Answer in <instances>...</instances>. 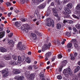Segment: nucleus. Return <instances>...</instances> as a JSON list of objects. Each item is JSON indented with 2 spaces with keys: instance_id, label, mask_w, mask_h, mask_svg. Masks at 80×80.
I'll use <instances>...</instances> for the list:
<instances>
[{
  "instance_id": "nucleus-22",
  "label": "nucleus",
  "mask_w": 80,
  "mask_h": 80,
  "mask_svg": "<svg viewBox=\"0 0 80 80\" xmlns=\"http://www.w3.org/2000/svg\"><path fill=\"white\" fill-rule=\"evenodd\" d=\"M72 43L73 42H72V41H71V42H69L67 44V48H70L72 47Z\"/></svg>"
},
{
  "instance_id": "nucleus-36",
  "label": "nucleus",
  "mask_w": 80,
  "mask_h": 80,
  "mask_svg": "<svg viewBox=\"0 0 80 80\" xmlns=\"http://www.w3.org/2000/svg\"><path fill=\"white\" fill-rule=\"evenodd\" d=\"M28 70H32L33 69V68L32 66H29L28 68Z\"/></svg>"
},
{
  "instance_id": "nucleus-10",
  "label": "nucleus",
  "mask_w": 80,
  "mask_h": 80,
  "mask_svg": "<svg viewBox=\"0 0 80 80\" xmlns=\"http://www.w3.org/2000/svg\"><path fill=\"white\" fill-rule=\"evenodd\" d=\"M28 26L27 24L23 25L21 27L22 30H23L24 32H28Z\"/></svg>"
},
{
  "instance_id": "nucleus-16",
  "label": "nucleus",
  "mask_w": 80,
  "mask_h": 80,
  "mask_svg": "<svg viewBox=\"0 0 80 80\" xmlns=\"http://www.w3.org/2000/svg\"><path fill=\"white\" fill-rule=\"evenodd\" d=\"M67 63V60H64L61 63L62 65V67H65L66 65V64Z\"/></svg>"
},
{
  "instance_id": "nucleus-2",
  "label": "nucleus",
  "mask_w": 80,
  "mask_h": 80,
  "mask_svg": "<svg viewBox=\"0 0 80 80\" xmlns=\"http://www.w3.org/2000/svg\"><path fill=\"white\" fill-rule=\"evenodd\" d=\"M26 61L28 63H30L31 62V61H30V58L28 57L25 58V56H24L22 57H18V63H21L22 62H25Z\"/></svg>"
},
{
  "instance_id": "nucleus-64",
  "label": "nucleus",
  "mask_w": 80,
  "mask_h": 80,
  "mask_svg": "<svg viewBox=\"0 0 80 80\" xmlns=\"http://www.w3.org/2000/svg\"><path fill=\"white\" fill-rule=\"evenodd\" d=\"M78 77L80 78V72L78 75Z\"/></svg>"
},
{
  "instance_id": "nucleus-52",
  "label": "nucleus",
  "mask_w": 80,
  "mask_h": 80,
  "mask_svg": "<svg viewBox=\"0 0 80 80\" xmlns=\"http://www.w3.org/2000/svg\"><path fill=\"white\" fill-rule=\"evenodd\" d=\"M12 12L9 13L8 15V17H10V16L11 15H12Z\"/></svg>"
},
{
  "instance_id": "nucleus-48",
  "label": "nucleus",
  "mask_w": 80,
  "mask_h": 80,
  "mask_svg": "<svg viewBox=\"0 0 80 80\" xmlns=\"http://www.w3.org/2000/svg\"><path fill=\"white\" fill-rule=\"evenodd\" d=\"M4 28L3 27L0 26V31H3Z\"/></svg>"
},
{
  "instance_id": "nucleus-51",
  "label": "nucleus",
  "mask_w": 80,
  "mask_h": 80,
  "mask_svg": "<svg viewBox=\"0 0 80 80\" xmlns=\"http://www.w3.org/2000/svg\"><path fill=\"white\" fill-rule=\"evenodd\" d=\"M33 67L35 69H37V68H38V67L36 65H34Z\"/></svg>"
},
{
  "instance_id": "nucleus-5",
  "label": "nucleus",
  "mask_w": 80,
  "mask_h": 80,
  "mask_svg": "<svg viewBox=\"0 0 80 80\" xmlns=\"http://www.w3.org/2000/svg\"><path fill=\"white\" fill-rule=\"evenodd\" d=\"M64 10L66 12H63V13L65 15V17L66 18H70V16L69 14L71 13V11L70 10V9H68L67 8H65Z\"/></svg>"
},
{
  "instance_id": "nucleus-46",
  "label": "nucleus",
  "mask_w": 80,
  "mask_h": 80,
  "mask_svg": "<svg viewBox=\"0 0 80 80\" xmlns=\"http://www.w3.org/2000/svg\"><path fill=\"white\" fill-rule=\"evenodd\" d=\"M27 20V19L26 18H22V21L23 22H26Z\"/></svg>"
},
{
  "instance_id": "nucleus-38",
  "label": "nucleus",
  "mask_w": 80,
  "mask_h": 80,
  "mask_svg": "<svg viewBox=\"0 0 80 80\" xmlns=\"http://www.w3.org/2000/svg\"><path fill=\"white\" fill-rule=\"evenodd\" d=\"M6 5L7 7H10L11 5V3L10 2H7L6 3Z\"/></svg>"
},
{
  "instance_id": "nucleus-53",
  "label": "nucleus",
  "mask_w": 80,
  "mask_h": 80,
  "mask_svg": "<svg viewBox=\"0 0 80 80\" xmlns=\"http://www.w3.org/2000/svg\"><path fill=\"white\" fill-rule=\"evenodd\" d=\"M51 6H54V2H52L50 4Z\"/></svg>"
},
{
  "instance_id": "nucleus-44",
  "label": "nucleus",
  "mask_w": 80,
  "mask_h": 80,
  "mask_svg": "<svg viewBox=\"0 0 80 80\" xmlns=\"http://www.w3.org/2000/svg\"><path fill=\"white\" fill-rule=\"evenodd\" d=\"M58 58H62V55L61 54H59L58 55Z\"/></svg>"
},
{
  "instance_id": "nucleus-57",
  "label": "nucleus",
  "mask_w": 80,
  "mask_h": 80,
  "mask_svg": "<svg viewBox=\"0 0 80 80\" xmlns=\"http://www.w3.org/2000/svg\"><path fill=\"white\" fill-rule=\"evenodd\" d=\"M63 1L64 2V3H65L68 2H69V0H65L64 1Z\"/></svg>"
},
{
  "instance_id": "nucleus-17",
  "label": "nucleus",
  "mask_w": 80,
  "mask_h": 80,
  "mask_svg": "<svg viewBox=\"0 0 80 80\" xmlns=\"http://www.w3.org/2000/svg\"><path fill=\"white\" fill-rule=\"evenodd\" d=\"M3 58L4 60L8 61L9 60H10L11 59V58L10 57V56H4L3 57Z\"/></svg>"
},
{
  "instance_id": "nucleus-43",
  "label": "nucleus",
  "mask_w": 80,
  "mask_h": 80,
  "mask_svg": "<svg viewBox=\"0 0 80 80\" xmlns=\"http://www.w3.org/2000/svg\"><path fill=\"white\" fill-rule=\"evenodd\" d=\"M36 3V0H32V5H35Z\"/></svg>"
},
{
  "instance_id": "nucleus-19",
  "label": "nucleus",
  "mask_w": 80,
  "mask_h": 80,
  "mask_svg": "<svg viewBox=\"0 0 80 80\" xmlns=\"http://www.w3.org/2000/svg\"><path fill=\"white\" fill-rule=\"evenodd\" d=\"M5 31H2V32H0V38H3V37L5 36Z\"/></svg>"
},
{
  "instance_id": "nucleus-39",
  "label": "nucleus",
  "mask_w": 80,
  "mask_h": 80,
  "mask_svg": "<svg viewBox=\"0 0 80 80\" xmlns=\"http://www.w3.org/2000/svg\"><path fill=\"white\" fill-rule=\"evenodd\" d=\"M66 35H67V36H68V37H70V36H71V34L70 33L68 32H66Z\"/></svg>"
},
{
  "instance_id": "nucleus-61",
  "label": "nucleus",
  "mask_w": 80,
  "mask_h": 80,
  "mask_svg": "<svg viewBox=\"0 0 80 80\" xmlns=\"http://www.w3.org/2000/svg\"><path fill=\"white\" fill-rule=\"evenodd\" d=\"M6 32L8 33H10V30H7Z\"/></svg>"
},
{
  "instance_id": "nucleus-31",
  "label": "nucleus",
  "mask_w": 80,
  "mask_h": 80,
  "mask_svg": "<svg viewBox=\"0 0 80 80\" xmlns=\"http://www.w3.org/2000/svg\"><path fill=\"white\" fill-rule=\"evenodd\" d=\"M5 67V64L3 62H0V68H3Z\"/></svg>"
},
{
  "instance_id": "nucleus-55",
  "label": "nucleus",
  "mask_w": 80,
  "mask_h": 80,
  "mask_svg": "<svg viewBox=\"0 0 80 80\" xmlns=\"http://www.w3.org/2000/svg\"><path fill=\"white\" fill-rule=\"evenodd\" d=\"M28 54L29 55H30L32 54V52H31L30 51L29 52H28Z\"/></svg>"
},
{
  "instance_id": "nucleus-26",
  "label": "nucleus",
  "mask_w": 80,
  "mask_h": 80,
  "mask_svg": "<svg viewBox=\"0 0 80 80\" xmlns=\"http://www.w3.org/2000/svg\"><path fill=\"white\" fill-rule=\"evenodd\" d=\"M35 73H32L31 74L30 77V79L33 80V79L35 78Z\"/></svg>"
},
{
  "instance_id": "nucleus-60",
  "label": "nucleus",
  "mask_w": 80,
  "mask_h": 80,
  "mask_svg": "<svg viewBox=\"0 0 80 80\" xmlns=\"http://www.w3.org/2000/svg\"><path fill=\"white\" fill-rule=\"evenodd\" d=\"M68 29H69V30H72V27H69Z\"/></svg>"
},
{
  "instance_id": "nucleus-28",
  "label": "nucleus",
  "mask_w": 80,
  "mask_h": 80,
  "mask_svg": "<svg viewBox=\"0 0 80 80\" xmlns=\"http://www.w3.org/2000/svg\"><path fill=\"white\" fill-rule=\"evenodd\" d=\"M15 25L17 27H20L21 26V24H20V22H15Z\"/></svg>"
},
{
  "instance_id": "nucleus-58",
  "label": "nucleus",
  "mask_w": 80,
  "mask_h": 80,
  "mask_svg": "<svg viewBox=\"0 0 80 80\" xmlns=\"http://www.w3.org/2000/svg\"><path fill=\"white\" fill-rule=\"evenodd\" d=\"M67 21L65 20H64V21H63V23H67Z\"/></svg>"
},
{
  "instance_id": "nucleus-30",
  "label": "nucleus",
  "mask_w": 80,
  "mask_h": 80,
  "mask_svg": "<svg viewBox=\"0 0 80 80\" xmlns=\"http://www.w3.org/2000/svg\"><path fill=\"white\" fill-rule=\"evenodd\" d=\"M61 27H62V26L60 24L58 23L57 25V29H60L61 28Z\"/></svg>"
},
{
  "instance_id": "nucleus-13",
  "label": "nucleus",
  "mask_w": 80,
  "mask_h": 80,
  "mask_svg": "<svg viewBox=\"0 0 80 80\" xmlns=\"http://www.w3.org/2000/svg\"><path fill=\"white\" fill-rule=\"evenodd\" d=\"M8 44L10 46V47H13L14 46V42L12 40H10L8 42Z\"/></svg>"
},
{
  "instance_id": "nucleus-49",
  "label": "nucleus",
  "mask_w": 80,
  "mask_h": 80,
  "mask_svg": "<svg viewBox=\"0 0 80 80\" xmlns=\"http://www.w3.org/2000/svg\"><path fill=\"white\" fill-rule=\"evenodd\" d=\"M75 59V57H72L71 58V60H74Z\"/></svg>"
},
{
  "instance_id": "nucleus-35",
  "label": "nucleus",
  "mask_w": 80,
  "mask_h": 80,
  "mask_svg": "<svg viewBox=\"0 0 80 80\" xmlns=\"http://www.w3.org/2000/svg\"><path fill=\"white\" fill-rule=\"evenodd\" d=\"M73 30L74 32H75V33H78V31L76 28L75 27L73 28Z\"/></svg>"
},
{
  "instance_id": "nucleus-8",
  "label": "nucleus",
  "mask_w": 80,
  "mask_h": 80,
  "mask_svg": "<svg viewBox=\"0 0 80 80\" xmlns=\"http://www.w3.org/2000/svg\"><path fill=\"white\" fill-rule=\"evenodd\" d=\"M51 46V44L49 43L48 44H45L44 46H42V52H45L47 49H48Z\"/></svg>"
},
{
  "instance_id": "nucleus-4",
  "label": "nucleus",
  "mask_w": 80,
  "mask_h": 80,
  "mask_svg": "<svg viewBox=\"0 0 80 80\" xmlns=\"http://www.w3.org/2000/svg\"><path fill=\"white\" fill-rule=\"evenodd\" d=\"M21 42H19L17 45V47L20 50H24L27 48V47L25 45H22Z\"/></svg>"
},
{
  "instance_id": "nucleus-20",
  "label": "nucleus",
  "mask_w": 80,
  "mask_h": 80,
  "mask_svg": "<svg viewBox=\"0 0 80 80\" xmlns=\"http://www.w3.org/2000/svg\"><path fill=\"white\" fill-rule=\"evenodd\" d=\"M0 51L1 52H2V53H4V52H7V50L5 48L3 47H1L0 48Z\"/></svg>"
},
{
  "instance_id": "nucleus-12",
  "label": "nucleus",
  "mask_w": 80,
  "mask_h": 80,
  "mask_svg": "<svg viewBox=\"0 0 80 80\" xmlns=\"http://www.w3.org/2000/svg\"><path fill=\"white\" fill-rule=\"evenodd\" d=\"M52 55V53L50 52H48L45 55V59L46 61L48 60V58Z\"/></svg>"
},
{
  "instance_id": "nucleus-37",
  "label": "nucleus",
  "mask_w": 80,
  "mask_h": 80,
  "mask_svg": "<svg viewBox=\"0 0 80 80\" xmlns=\"http://www.w3.org/2000/svg\"><path fill=\"white\" fill-rule=\"evenodd\" d=\"M57 78L58 80H61L62 78V77L61 76V75H58L57 76Z\"/></svg>"
},
{
  "instance_id": "nucleus-63",
  "label": "nucleus",
  "mask_w": 80,
  "mask_h": 80,
  "mask_svg": "<svg viewBox=\"0 0 80 80\" xmlns=\"http://www.w3.org/2000/svg\"><path fill=\"white\" fill-rule=\"evenodd\" d=\"M40 58H43V56H38Z\"/></svg>"
},
{
  "instance_id": "nucleus-59",
  "label": "nucleus",
  "mask_w": 80,
  "mask_h": 80,
  "mask_svg": "<svg viewBox=\"0 0 80 80\" xmlns=\"http://www.w3.org/2000/svg\"><path fill=\"white\" fill-rule=\"evenodd\" d=\"M36 24L37 25H39V21H38L36 22Z\"/></svg>"
},
{
  "instance_id": "nucleus-1",
  "label": "nucleus",
  "mask_w": 80,
  "mask_h": 80,
  "mask_svg": "<svg viewBox=\"0 0 80 80\" xmlns=\"http://www.w3.org/2000/svg\"><path fill=\"white\" fill-rule=\"evenodd\" d=\"M63 73L67 78H68L69 74L70 76H72V80H78V77L77 75L73 72L70 68H68L67 70L64 69L63 71Z\"/></svg>"
},
{
  "instance_id": "nucleus-3",
  "label": "nucleus",
  "mask_w": 80,
  "mask_h": 80,
  "mask_svg": "<svg viewBox=\"0 0 80 80\" xmlns=\"http://www.w3.org/2000/svg\"><path fill=\"white\" fill-rule=\"evenodd\" d=\"M76 9L78 10L77 11V16L73 14L72 15V16L75 18L78 19L80 17V4H78L76 6Z\"/></svg>"
},
{
  "instance_id": "nucleus-40",
  "label": "nucleus",
  "mask_w": 80,
  "mask_h": 80,
  "mask_svg": "<svg viewBox=\"0 0 80 80\" xmlns=\"http://www.w3.org/2000/svg\"><path fill=\"white\" fill-rule=\"evenodd\" d=\"M20 2L21 3H22V4H24L25 2V0H20Z\"/></svg>"
},
{
  "instance_id": "nucleus-21",
  "label": "nucleus",
  "mask_w": 80,
  "mask_h": 80,
  "mask_svg": "<svg viewBox=\"0 0 80 80\" xmlns=\"http://www.w3.org/2000/svg\"><path fill=\"white\" fill-rule=\"evenodd\" d=\"M34 16L35 17H37L38 20H39V19L40 18V17L38 12H34Z\"/></svg>"
},
{
  "instance_id": "nucleus-24",
  "label": "nucleus",
  "mask_w": 80,
  "mask_h": 80,
  "mask_svg": "<svg viewBox=\"0 0 80 80\" xmlns=\"http://www.w3.org/2000/svg\"><path fill=\"white\" fill-rule=\"evenodd\" d=\"M45 7V4H42L38 6V8L40 9H42L43 8H44Z\"/></svg>"
},
{
  "instance_id": "nucleus-15",
  "label": "nucleus",
  "mask_w": 80,
  "mask_h": 80,
  "mask_svg": "<svg viewBox=\"0 0 80 80\" xmlns=\"http://www.w3.org/2000/svg\"><path fill=\"white\" fill-rule=\"evenodd\" d=\"M18 62L16 61H12L10 62V64L11 65H18Z\"/></svg>"
},
{
  "instance_id": "nucleus-33",
  "label": "nucleus",
  "mask_w": 80,
  "mask_h": 80,
  "mask_svg": "<svg viewBox=\"0 0 80 80\" xmlns=\"http://www.w3.org/2000/svg\"><path fill=\"white\" fill-rule=\"evenodd\" d=\"M75 27L78 29H80V24H77L75 25Z\"/></svg>"
},
{
  "instance_id": "nucleus-18",
  "label": "nucleus",
  "mask_w": 80,
  "mask_h": 80,
  "mask_svg": "<svg viewBox=\"0 0 80 80\" xmlns=\"http://www.w3.org/2000/svg\"><path fill=\"white\" fill-rule=\"evenodd\" d=\"M73 7V5L71 3H68L67 6V8H67L68 9H71Z\"/></svg>"
},
{
  "instance_id": "nucleus-23",
  "label": "nucleus",
  "mask_w": 80,
  "mask_h": 80,
  "mask_svg": "<svg viewBox=\"0 0 80 80\" xmlns=\"http://www.w3.org/2000/svg\"><path fill=\"white\" fill-rule=\"evenodd\" d=\"M31 35L33 40H35V39H37V35H36V34L32 33H31Z\"/></svg>"
},
{
  "instance_id": "nucleus-47",
  "label": "nucleus",
  "mask_w": 80,
  "mask_h": 80,
  "mask_svg": "<svg viewBox=\"0 0 80 80\" xmlns=\"http://www.w3.org/2000/svg\"><path fill=\"white\" fill-rule=\"evenodd\" d=\"M77 55H78V53L77 52H74V57H76Z\"/></svg>"
},
{
  "instance_id": "nucleus-62",
  "label": "nucleus",
  "mask_w": 80,
  "mask_h": 80,
  "mask_svg": "<svg viewBox=\"0 0 80 80\" xmlns=\"http://www.w3.org/2000/svg\"><path fill=\"white\" fill-rule=\"evenodd\" d=\"M57 43L59 45V44H60V42H59V40H57Z\"/></svg>"
},
{
  "instance_id": "nucleus-50",
  "label": "nucleus",
  "mask_w": 80,
  "mask_h": 80,
  "mask_svg": "<svg viewBox=\"0 0 80 80\" xmlns=\"http://www.w3.org/2000/svg\"><path fill=\"white\" fill-rule=\"evenodd\" d=\"M62 67H61L59 68V72H62Z\"/></svg>"
},
{
  "instance_id": "nucleus-45",
  "label": "nucleus",
  "mask_w": 80,
  "mask_h": 80,
  "mask_svg": "<svg viewBox=\"0 0 80 80\" xmlns=\"http://www.w3.org/2000/svg\"><path fill=\"white\" fill-rule=\"evenodd\" d=\"M13 33H10L9 35H8L9 37H12L13 36Z\"/></svg>"
},
{
  "instance_id": "nucleus-29",
  "label": "nucleus",
  "mask_w": 80,
  "mask_h": 80,
  "mask_svg": "<svg viewBox=\"0 0 80 80\" xmlns=\"http://www.w3.org/2000/svg\"><path fill=\"white\" fill-rule=\"evenodd\" d=\"M18 57H18L15 55H13L12 56V58L13 59V60H17V58H18Z\"/></svg>"
},
{
  "instance_id": "nucleus-25",
  "label": "nucleus",
  "mask_w": 80,
  "mask_h": 80,
  "mask_svg": "<svg viewBox=\"0 0 80 80\" xmlns=\"http://www.w3.org/2000/svg\"><path fill=\"white\" fill-rule=\"evenodd\" d=\"M14 73L15 74L18 75V74H19V73H20V70L16 69L14 70Z\"/></svg>"
},
{
  "instance_id": "nucleus-11",
  "label": "nucleus",
  "mask_w": 80,
  "mask_h": 80,
  "mask_svg": "<svg viewBox=\"0 0 80 80\" xmlns=\"http://www.w3.org/2000/svg\"><path fill=\"white\" fill-rule=\"evenodd\" d=\"M71 42L73 43L74 47L75 48V49H77L78 47V44H77V40L75 39H73L71 40Z\"/></svg>"
},
{
  "instance_id": "nucleus-6",
  "label": "nucleus",
  "mask_w": 80,
  "mask_h": 80,
  "mask_svg": "<svg viewBox=\"0 0 80 80\" xmlns=\"http://www.w3.org/2000/svg\"><path fill=\"white\" fill-rule=\"evenodd\" d=\"M52 10L53 11V13L54 16L58 17V21H59V20H60V17L58 16V13H57L58 12V10L55 8H53L52 9Z\"/></svg>"
},
{
  "instance_id": "nucleus-54",
  "label": "nucleus",
  "mask_w": 80,
  "mask_h": 80,
  "mask_svg": "<svg viewBox=\"0 0 80 80\" xmlns=\"http://www.w3.org/2000/svg\"><path fill=\"white\" fill-rule=\"evenodd\" d=\"M55 58H52L51 59L52 62H53V61L55 60Z\"/></svg>"
},
{
  "instance_id": "nucleus-56",
  "label": "nucleus",
  "mask_w": 80,
  "mask_h": 80,
  "mask_svg": "<svg viewBox=\"0 0 80 80\" xmlns=\"http://www.w3.org/2000/svg\"><path fill=\"white\" fill-rule=\"evenodd\" d=\"M38 2H42L44 1V0H37Z\"/></svg>"
},
{
  "instance_id": "nucleus-14",
  "label": "nucleus",
  "mask_w": 80,
  "mask_h": 80,
  "mask_svg": "<svg viewBox=\"0 0 80 80\" xmlns=\"http://www.w3.org/2000/svg\"><path fill=\"white\" fill-rule=\"evenodd\" d=\"M40 79H42L41 80H46L45 79L43 78L44 77V73L43 72H41L40 75Z\"/></svg>"
},
{
  "instance_id": "nucleus-7",
  "label": "nucleus",
  "mask_w": 80,
  "mask_h": 80,
  "mask_svg": "<svg viewBox=\"0 0 80 80\" xmlns=\"http://www.w3.org/2000/svg\"><path fill=\"white\" fill-rule=\"evenodd\" d=\"M46 25L48 27L52 26V27H54V21L52 20H49V19H48Z\"/></svg>"
},
{
  "instance_id": "nucleus-34",
  "label": "nucleus",
  "mask_w": 80,
  "mask_h": 80,
  "mask_svg": "<svg viewBox=\"0 0 80 80\" xmlns=\"http://www.w3.org/2000/svg\"><path fill=\"white\" fill-rule=\"evenodd\" d=\"M57 8L59 10H62V6H61V5H60V4L58 5Z\"/></svg>"
},
{
  "instance_id": "nucleus-42",
  "label": "nucleus",
  "mask_w": 80,
  "mask_h": 80,
  "mask_svg": "<svg viewBox=\"0 0 80 80\" xmlns=\"http://www.w3.org/2000/svg\"><path fill=\"white\" fill-rule=\"evenodd\" d=\"M64 3H65V2L63 1H62V2H61L60 3H59V5H64Z\"/></svg>"
},
{
  "instance_id": "nucleus-41",
  "label": "nucleus",
  "mask_w": 80,
  "mask_h": 80,
  "mask_svg": "<svg viewBox=\"0 0 80 80\" xmlns=\"http://www.w3.org/2000/svg\"><path fill=\"white\" fill-rule=\"evenodd\" d=\"M23 79V76H20L18 78V80H22Z\"/></svg>"
},
{
  "instance_id": "nucleus-32",
  "label": "nucleus",
  "mask_w": 80,
  "mask_h": 80,
  "mask_svg": "<svg viewBox=\"0 0 80 80\" xmlns=\"http://www.w3.org/2000/svg\"><path fill=\"white\" fill-rule=\"evenodd\" d=\"M35 33H36L38 36H39V37H41L42 36V34L41 33H39L38 31H35Z\"/></svg>"
},
{
  "instance_id": "nucleus-27",
  "label": "nucleus",
  "mask_w": 80,
  "mask_h": 80,
  "mask_svg": "<svg viewBox=\"0 0 80 80\" xmlns=\"http://www.w3.org/2000/svg\"><path fill=\"white\" fill-rule=\"evenodd\" d=\"M80 69V66H78L77 67V68L75 69L74 70V73H77V72H78L79 71V70Z\"/></svg>"
},
{
  "instance_id": "nucleus-9",
  "label": "nucleus",
  "mask_w": 80,
  "mask_h": 80,
  "mask_svg": "<svg viewBox=\"0 0 80 80\" xmlns=\"http://www.w3.org/2000/svg\"><path fill=\"white\" fill-rule=\"evenodd\" d=\"M0 73H1L3 75V77L7 78L8 76L9 72L7 71V70H3L0 72Z\"/></svg>"
}]
</instances>
